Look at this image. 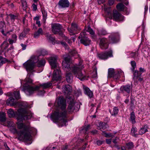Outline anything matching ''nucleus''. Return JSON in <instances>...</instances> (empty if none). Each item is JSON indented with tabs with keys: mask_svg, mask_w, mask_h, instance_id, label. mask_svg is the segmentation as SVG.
<instances>
[{
	"mask_svg": "<svg viewBox=\"0 0 150 150\" xmlns=\"http://www.w3.org/2000/svg\"><path fill=\"white\" fill-rule=\"evenodd\" d=\"M137 131V129L136 127H132L131 130V133L133 136L136 137L135 133Z\"/></svg>",
	"mask_w": 150,
	"mask_h": 150,
	"instance_id": "obj_51",
	"label": "nucleus"
},
{
	"mask_svg": "<svg viewBox=\"0 0 150 150\" xmlns=\"http://www.w3.org/2000/svg\"><path fill=\"white\" fill-rule=\"evenodd\" d=\"M42 14L43 19L44 21H45L47 16V12L44 10H42Z\"/></svg>",
	"mask_w": 150,
	"mask_h": 150,
	"instance_id": "obj_50",
	"label": "nucleus"
},
{
	"mask_svg": "<svg viewBox=\"0 0 150 150\" xmlns=\"http://www.w3.org/2000/svg\"><path fill=\"white\" fill-rule=\"evenodd\" d=\"M126 146L127 149H131L134 148V145L132 142H129L126 144Z\"/></svg>",
	"mask_w": 150,
	"mask_h": 150,
	"instance_id": "obj_39",
	"label": "nucleus"
},
{
	"mask_svg": "<svg viewBox=\"0 0 150 150\" xmlns=\"http://www.w3.org/2000/svg\"><path fill=\"white\" fill-rule=\"evenodd\" d=\"M27 76L28 77L25 79L24 85L23 87L21 88V91L25 92L26 91L30 95L33 94L35 91L38 90L39 87L38 86H34L30 85L32 83L33 80L30 78V76H29L28 74Z\"/></svg>",
	"mask_w": 150,
	"mask_h": 150,
	"instance_id": "obj_5",
	"label": "nucleus"
},
{
	"mask_svg": "<svg viewBox=\"0 0 150 150\" xmlns=\"http://www.w3.org/2000/svg\"><path fill=\"white\" fill-rule=\"evenodd\" d=\"M66 79L67 82L69 83L72 82L73 78L71 73H68L66 74Z\"/></svg>",
	"mask_w": 150,
	"mask_h": 150,
	"instance_id": "obj_31",
	"label": "nucleus"
},
{
	"mask_svg": "<svg viewBox=\"0 0 150 150\" xmlns=\"http://www.w3.org/2000/svg\"><path fill=\"white\" fill-rule=\"evenodd\" d=\"M114 74L112 76L114 80L115 81H118L121 76L124 75L123 72L122 71H116Z\"/></svg>",
	"mask_w": 150,
	"mask_h": 150,
	"instance_id": "obj_21",
	"label": "nucleus"
},
{
	"mask_svg": "<svg viewBox=\"0 0 150 150\" xmlns=\"http://www.w3.org/2000/svg\"><path fill=\"white\" fill-rule=\"evenodd\" d=\"M56 101L60 109L55 111L51 115V117L59 127L66 126L67 122V111L66 110L67 106L66 101L64 98L60 96L56 99Z\"/></svg>",
	"mask_w": 150,
	"mask_h": 150,
	"instance_id": "obj_1",
	"label": "nucleus"
},
{
	"mask_svg": "<svg viewBox=\"0 0 150 150\" xmlns=\"http://www.w3.org/2000/svg\"><path fill=\"white\" fill-rule=\"evenodd\" d=\"M5 25V23L4 21L0 22V30L1 33L5 36H6V34L4 33V28Z\"/></svg>",
	"mask_w": 150,
	"mask_h": 150,
	"instance_id": "obj_32",
	"label": "nucleus"
},
{
	"mask_svg": "<svg viewBox=\"0 0 150 150\" xmlns=\"http://www.w3.org/2000/svg\"><path fill=\"white\" fill-rule=\"evenodd\" d=\"M61 71L59 69H55L53 73V80L57 81L60 80L61 78Z\"/></svg>",
	"mask_w": 150,
	"mask_h": 150,
	"instance_id": "obj_18",
	"label": "nucleus"
},
{
	"mask_svg": "<svg viewBox=\"0 0 150 150\" xmlns=\"http://www.w3.org/2000/svg\"><path fill=\"white\" fill-rule=\"evenodd\" d=\"M116 8L118 10L122 11L124 10L126 7L122 3H120L117 5Z\"/></svg>",
	"mask_w": 150,
	"mask_h": 150,
	"instance_id": "obj_33",
	"label": "nucleus"
},
{
	"mask_svg": "<svg viewBox=\"0 0 150 150\" xmlns=\"http://www.w3.org/2000/svg\"><path fill=\"white\" fill-rule=\"evenodd\" d=\"M17 103V101L12 96L10 97L6 100V104L10 106H15Z\"/></svg>",
	"mask_w": 150,
	"mask_h": 150,
	"instance_id": "obj_22",
	"label": "nucleus"
},
{
	"mask_svg": "<svg viewBox=\"0 0 150 150\" xmlns=\"http://www.w3.org/2000/svg\"><path fill=\"white\" fill-rule=\"evenodd\" d=\"M105 142L104 141H101L100 140H98L96 142V143L98 146H100Z\"/></svg>",
	"mask_w": 150,
	"mask_h": 150,
	"instance_id": "obj_56",
	"label": "nucleus"
},
{
	"mask_svg": "<svg viewBox=\"0 0 150 150\" xmlns=\"http://www.w3.org/2000/svg\"><path fill=\"white\" fill-rule=\"evenodd\" d=\"M65 40L69 44H71L72 42L71 41V40H69L67 37H66Z\"/></svg>",
	"mask_w": 150,
	"mask_h": 150,
	"instance_id": "obj_63",
	"label": "nucleus"
},
{
	"mask_svg": "<svg viewBox=\"0 0 150 150\" xmlns=\"http://www.w3.org/2000/svg\"><path fill=\"white\" fill-rule=\"evenodd\" d=\"M9 16L10 17L11 21L13 22L14 21L15 19L18 18V16H17L14 15L12 14H9Z\"/></svg>",
	"mask_w": 150,
	"mask_h": 150,
	"instance_id": "obj_47",
	"label": "nucleus"
},
{
	"mask_svg": "<svg viewBox=\"0 0 150 150\" xmlns=\"http://www.w3.org/2000/svg\"><path fill=\"white\" fill-rule=\"evenodd\" d=\"M11 39H13V40H15L16 41L17 40V36L16 34H13L12 35Z\"/></svg>",
	"mask_w": 150,
	"mask_h": 150,
	"instance_id": "obj_59",
	"label": "nucleus"
},
{
	"mask_svg": "<svg viewBox=\"0 0 150 150\" xmlns=\"http://www.w3.org/2000/svg\"><path fill=\"white\" fill-rule=\"evenodd\" d=\"M148 126L147 125H144L142 127L139 131V134L142 135L148 132Z\"/></svg>",
	"mask_w": 150,
	"mask_h": 150,
	"instance_id": "obj_29",
	"label": "nucleus"
},
{
	"mask_svg": "<svg viewBox=\"0 0 150 150\" xmlns=\"http://www.w3.org/2000/svg\"><path fill=\"white\" fill-rule=\"evenodd\" d=\"M8 41L9 43V44L11 45L13 43H15L16 42V40H13L12 39L9 38L8 39Z\"/></svg>",
	"mask_w": 150,
	"mask_h": 150,
	"instance_id": "obj_57",
	"label": "nucleus"
},
{
	"mask_svg": "<svg viewBox=\"0 0 150 150\" xmlns=\"http://www.w3.org/2000/svg\"><path fill=\"white\" fill-rule=\"evenodd\" d=\"M135 118L134 112L133 111L131 112L130 117V119L132 124H134L136 122L135 120Z\"/></svg>",
	"mask_w": 150,
	"mask_h": 150,
	"instance_id": "obj_40",
	"label": "nucleus"
},
{
	"mask_svg": "<svg viewBox=\"0 0 150 150\" xmlns=\"http://www.w3.org/2000/svg\"><path fill=\"white\" fill-rule=\"evenodd\" d=\"M45 35L47 39L52 42H53L55 40V38L53 37H52L51 36V35L49 33H46Z\"/></svg>",
	"mask_w": 150,
	"mask_h": 150,
	"instance_id": "obj_41",
	"label": "nucleus"
},
{
	"mask_svg": "<svg viewBox=\"0 0 150 150\" xmlns=\"http://www.w3.org/2000/svg\"><path fill=\"white\" fill-rule=\"evenodd\" d=\"M146 71L145 69L144 68L140 67L139 68V71L135 70L134 72V77L133 79L134 81L137 80L140 82L143 81V77L141 75L142 73Z\"/></svg>",
	"mask_w": 150,
	"mask_h": 150,
	"instance_id": "obj_8",
	"label": "nucleus"
},
{
	"mask_svg": "<svg viewBox=\"0 0 150 150\" xmlns=\"http://www.w3.org/2000/svg\"><path fill=\"white\" fill-rule=\"evenodd\" d=\"M130 64L132 67L131 70L132 72H134L135 71L134 69L136 66V63L134 61H131Z\"/></svg>",
	"mask_w": 150,
	"mask_h": 150,
	"instance_id": "obj_44",
	"label": "nucleus"
},
{
	"mask_svg": "<svg viewBox=\"0 0 150 150\" xmlns=\"http://www.w3.org/2000/svg\"><path fill=\"white\" fill-rule=\"evenodd\" d=\"M112 18L113 20L116 21H121L124 20V17L116 10H113V11Z\"/></svg>",
	"mask_w": 150,
	"mask_h": 150,
	"instance_id": "obj_12",
	"label": "nucleus"
},
{
	"mask_svg": "<svg viewBox=\"0 0 150 150\" xmlns=\"http://www.w3.org/2000/svg\"><path fill=\"white\" fill-rule=\"evenodd\" d=\"M22 3V6L23 10L24 11L25 10L27 7L26 2L25 0L21 1Z\"/></svg>",
	"mask_w": 150,
	"mask_h": 150,
	"instance_id": "obj_48",
	"label": "nucleus"
},
{
	"mask_svg": "<svg viewBox=\"0 0 150 150\" xmlns=\"http://www.w3.org/2000/svg\"><path fill=\"white\" fill-rule=\"evenodd\" d=\"M21 45L22 47V49L23 50H24L26 49V45L21 43Z\"/></svg>",
	"mask_w": 150,
	"mask_h": 150,
	"instance_id": "obj_62",
	"label": "nucleus"
},
{
	"mask_svg": "<svg viewBox=\"0 0 150 150\" xmlns=\"http://www.w3.org/2000/svg\"><path fill=\"white\" fill-rule=\"evenodd\" d=\"M97 56L99 59L106 60L109 57L113 56L112 51V50L101 52L97 54Z\"/></svg>",
	"mask_w": 150,
	"mask_h": 150,
	"instance_id": "obj_10",
	"label": "nucleus"
},
{
	"mask_svg": "<svg viewBox=\"0 0 150 150\" xmlns=\"http://www.w3.org/2000/svg\"><path fill=\"white\" fill-rule=\"evenodd\" d=\"M57 56L51 57L49 59L48 61L52 68H55L57 66Z\"/></svg>",
	"mask_w": 150,
	"mask_h": 150,
	"instance_id": "obj_20",
	"label": "nucleus"
},
{
	"mask_svg": "<svg viewBox=\"0 0 150 150\" xmlns=\"http://www.w3.org/2000/svg\"><path fill=\"white\" fill-rule=\"evenodd\" d=\"M52 83L50 82H47L46 83H43L41 84H40L39 85V86H38L39 87V88L38 90L39 89L40 87H41L43 89L49 88L52 86Z\"/></svg>",
	"mask_w": 150,
	"mask_h": 150,
	"instance_id": "obj_25",
	"label": "nucleus"
},
{
	"mask_svg": "<svg viewBox=\"0 0 150 150\" xmlns=\"http://www.w3.org/2000/svg\"><path fill=\"white\" fill-rule=\"evenodd\" d=\"M70 5V3L68 0H59L58 4L59 8H68Z\"/></svg>",
	"mask_w": 150,
	"mask_h": 150,
	"instance_id": "obj_16",
	"label": "nucleus"
},
{
	"mask_svg": "<svg viewBox=\"0 0 150 150\" xmlns=\"http://www.w3.org/2000/svg\"><path fill=\"white\" fill-rule=\"evenodd\" d=\"M106 124L105 122H101L99 124L98 129L104 130L106 128Z\"/></svg>",
	"mask_w": 150,
	"mask_h": 150,
	"instance_id": "obj_38",
	"label": "nucleus"
},
{
	"mask_svg": "<svg viewBox=\"0 0 150 150\" xmlns=\"http://www.w3.org/2000/svg\"><path fill=\"white\" fill-rule=\"evenodd\" d=\"M66 100L69 103L67 108V113H71L74 110L76 111L78 110L80 106L78 103H74V97L73 95L67 96Z\"/></svg>",
	"mask_w": 150,
	"mask_h": 150,
	"instance_id": "obj_6",
	"label": "nucleus"
},
{
	"mask_svg": "<svg viewBox=\"0 0 150 150\" xmlns=\"http://www.w3.org/2000/svg\"><path fill=\"white\" fill-rule=\"evenodd\" d=\"M102 134L104 136L106 137H110L113 136V134L110 133H107L105 131L102 132Z\"/></svg>",
	"mask_w": 150,
	"mask_h": 150,
	"instance_id": "obj_43",
	"label": "nucleus"
},
{
	"mask_svg": "<svg viewBox=\"0 0 150 150\" xmlns=\"http://www.w3.org/2000/svg\"><path fill=\"white\" fill-rule=\"evenodd\" d=\"M85 33L84 32L81 33L78 38L80 39L81 43L85 46H87L90 44L91 41L85 35Z\"/></svg>",
	"mask_w": 150,
	"mask_h": 150,
	"instance_id": "obj_9",
	"label": "nucleus"
},
{
	"mask_svg": "<svg viewBox=\"0 0 150 150\" xmlns=\"http://www.w3.org/2000/svg\"><path fill=\"white\" fill-rule=\"evenodd\" d=\"M10 61L5 58L1 56H0V64L2 65L3 64L6 62H9Z\"/></svg>",
	"mask_w": 150,
	"mask_h": 150,
	"instance_id": "obj_34",
	"label": "nucleus"
},
{
	"mask_svg": "<svg viewBox=\"0 0 150 150\" xmlns=\"http://www.w3.org/2000/svg\"><path fill=\"white\" fill-rule=\"evenodd\" d=\"M19 130H17L15 127L12 126L10 130L13 134H17L19 139L24 140H30L31 139V130L28 125H26L23 122H19L17 123Z\"/></svg>",
	"mask_w": 150,
	"mask_h": 150,
	"instance_id": "obj_3",
	"label": "nucleus"
},
{
	"mask_svg": "<svg viewBox=\"0 0 150 150\" xmlns=\"http://www.w3.org/2000/svg\"><path fill=\"white\" fill-rule=\"evenodd\" d=\"M4 145L5 148L6 149V150H11L9 147L7 146V145L6 143H4Z\"/></svg>",
	"mask_w": 150,
	"mask_h": 150,
	"instance_id": "obj_60",
	"label": "nucleus"
},
{
	"mask_svg": "<svg viewBox=\"0 0 150 150\" xmlns=\"http://www.w3.org/2000/svg\"><path fill=\"white\" fill-rule=\"evenodd\" d=\"M62 91L65 93L66 99H67V96H70L71 95H73L71 94L72 91L71 87L69 84H66L63 85L62 87Z\"/></svg>",
	"mask_w": 150,
	"mask_h": 150,
	"instance_id": "obj_15",
	"label": "nucleus"
},
{
	"mask_svg": "<svg viewBox=\"0 0 150 150\" xmlns=\"http://www.w3.org/2000/svg\"><path fill=\"white\" fill-rule=\"evenodd\" d=\"M9 96H12L14 98L18 100L20 98V94L19 91H14L13 93H10Z\"/></svg>",
	"mask_w": 150,
	"mask_h": 150,
	"instance_id": "obj_24",
	"label": "nucleus"
},
{
	"mask_svg": "<svg viewBox=\"0 0 150 150\" xmlns=\"http://www.w3.org/2000/svg\"><path fill=\"white\" fill-rule=\"evenodd\" d=\"M41 88V87H40L39 89L38 90H36L34 91L35 92V91H38V95H43L45 92V91H44L43 89L42 90L40 89Z\"/></svg>",
	"mask_w": 150,
	"mask_h": 150,
	"instance_id": "obj_46",
	"label": "nucleus"
},
{
	"mask_svg": "<svg viewBox=\"0 0 150 150\" xmlns=\"http://www.w3.org/2000/svg\"><path fill=\"white\" fill-rule=\"evenodd\" d=\"M41 54L42 56L48 54L47 52L45 50H42L41 51Z\"/></svg>",
	"mask_w": 150,
	"mask_h": 150,
	"instance_id": "obj_55",
	"label": "nucleus"
},
{
	"mask_svg": "<svg viewBox=\"0 0 150 150\" xmlns=\"http://www.w3.org/2000/svg\"><path fill=\"white\" fill-rule=\"evenodd\" d=\"M114 2V0H109L108 4L110 6H111L113 4Z\"/></svg>",
	"mask_w": 150,
	"mask_h": 150,
	"instance_id": "obj_61",
	"label": "nucleus"
},
{
	"mask_svg": "<svg viewBox=\"0 0 150 150\" xmlns=\"http://www.w3.org/2000/svg\"><path fill=\"white\" fill-rule=\"evenodd\" d=\"M52 31L54 34H59L63 35V33L62 31V25L59 23H55L52 25Z\"/></svg>",
	"mask_w": 150,
	"mask_h": 150,
	"instance_id": "obj_11",
	"label": "nucleus"
},
{
	"mask_svg": "<svg viewBox=\"0 0 150 150\" xmlns=\"http://www.w3.org/2000/svg\"><path fill=\"white\" fill-rule=\"evenodd\" d=\"M2 45H3L4 46V50H6V48H7L9 46L8 44L6 41H4Z\"/></svg>",
	"mask_w": 150,
	"mask_h": 150,
	"instance_id": "obj_52",
	"label": "nucleus"
},
{
	"mask_svg": "<svg viewBox=\"0 0 150 150\" xmlns=\"http://www.w3.org/2000/svg\"><path fill=\"white\" fill-rule=\"evenodd\" d=\"M97 76V68L95 67L93 69V71L92 74V76L93 78H96Z\"/></svg>",
	"mask_w": 150,
	"mask_h": 150,
	"instance_id": "obj_45",
	"label": "nucleus"
},
{
	"mask_svg": "<svg viewBox=\"0 0 150 150\" xmlns=\"http://www.w3.org/2000/svg\"><path fill=\"white\" fill-rule=\"evenodd\" d=\"M90 125H88L87 126H86L83 129V130L86 132L85 133L87 134V132L90 129Z\"/></svg>",
	"mask_w": 150,
	"mask_h": 150,
	"instance_id": "obj_54",
	"label": "nucleus"
},
{
	"mask_svg": "<svg viewBox=\"0 0 150 150\" xmlns=\"http://www.w3.org/2000/svg\"><path fill=\"white\" fill-rule=\"evenodd\" d=\"M109 45L108 40L105 38L100 39L99 45L100 48L103 50H106L108 48Z\"/></svg>",
	"mask_w": 150,
	"mask_h": 150,
	"instance_id": "obj_17",
	"label": "nucleus"
},
{
	"mask_svg": "<svg viewBox=\"0 0 150 150\" xmlns=\"http://www.w3.org/2000/svg\"><path fill=\"white\" fill-rule=\"evenodd\" d=\"M18 120H28L31 118L33 114L30 111L23 108H20L18 110Z\"/></svg>",
	"mask_w": 150,
	"mask_h": 150,
	"instance_id": "obj_7",
	"label": "nucleus"
},
{
	"mask_svg": "<svg viewBox=\"0 0 150 150\" xmlns=\"http://www.w3.org/2000/svg\"><path fill=\"white\" fill-rule=\"evenodd\" d=\"M67 29L71 35H74L76 33H77V31L81 30L77 24L73 23H71V28H68Z\"/></svg>",
	"mask_w": 150,
	"mask_h": 150,
	"instance_id": "obj_13",
	"label": "nucleus"
},
{
	"mask_svg": "<svg viewBox=\"0 0 150 150\" xmlns=\"http://www.w3.org/2000/svg\"><path fill=\"white\" fill-rule=\"evenodd\" d=\"M115 71H115L113 69H109L108 70V77L110 78L112 77L113 76L114 74Z\"/></svg>",
	"mask_w": 150,
	"mask_h": 150,
	"instance_id": "obj_37",
	"label": "nucleus"
},
{
	"mask_svg": "<svg viewBox=\"0 0 150 150\" xmlns=\"http://www.w3.org/2000/svg\"><path fill=\"white\" fill-rule=\"evenodd\" d=\"M110 41L112 43L117 42L119 38V35L118 33H116L111 34L109 36Z\"/></svg>",
	"mask_w": 150,
	"mask_h": 150,
	"instance_id": "obj_19",
	"label": "nucleus"
},
{
	"mask_svg": "<svg viewBox=\"0 0 150 150\" xmlns=\"http://www.w3.org/2000/svg\"><path fill=\"white\" fill-rule=\"evenodd\" d=\"M34 58L37 59L35 62L34 59L33 60H28L23 64V65L28 72V76H29L32 75H33V73L35 72L34 69L35 64V63L38 62V67H42L44 66L45 63V61L44 59H42L40 60H39V57L38 56H35Z\"/></svg>",
	"mask_w": 150,
	"mask_h": 150,
	"instance_id": "obj_4",
	"label": "nucleus"
},
{
	"mask_svg": "<svg viewBox=\"0 0 150 150\" xmlns=\"http://www.w3.org/2000/svg\"><path fill=\"white\" fill-rule=\"evenodd\" d=\"M8 116L10 117H13L15 116V114L13 110L11 109H9L7 111Z\"/></svg>",
	"mask_w": 150,
	"mask_h": 150,
	"instance_id": "obj_36",
	"label": "nucleus"
},
{
	"mask_svg": "<svg viewBox=\"0 0 150 150\" xmlns=\"http://www.w3.org/2000/svg\"><path fill=\"white\" fill-rule=\"evenodd\" d=\"M43 31L42 28H39L37 31H36L34 33V37L35 38H38L40 35L43 34Z\"/></svg>",
	"mask_w": 150,
	"mask_h": 150,
	"instance_id": "obj_26",
	"label": "nucleus"
},
{
	"mask_svg": "<svg viewBox=\"0 0 150 150\" xmlns=\"http://www.w3.org/2000/svg\"><path fill=\"white\" fill-rule=\"evenodd\" d=\"M138 52L137 51L134 52H132L130 54V57L134 59H138L139 58L138 57Z\"/></svg>",
	"mask_w": 150,
	"mask_h": 150,
	"instance_id": "obj_35",
	"label": "nucleus"
},
{
	"mask_svg": "<svg viewBox=\"0 0 150 150\" xmlns=\"http://www.w3.org/2000/svg\"><path fill=\"white\" fill-rule=\"evenodd\" d=\"M32 6L33 7V11H36L37 10V6L35 4H33L32 5Z\"/></svg>",
	"mask_w": 150,
	"mask_h": 150,
	"instance_id": "obj_58",
	"label": "nucleus"
},
{
	"mask_svg": "<svg viewBox=\"0 0 150 150\" xmlns=\"http://www.w3.org/2000/svg\"><path fill=\"white\" fill-rule=\"evenodd\" d=\"M119 111V109L117 107H114L112 111L110 110L109 112L112 116H116L117 114Z\"/></svg>",
	"mask_w": 150,
	"mask_h": 150,
	"instance_id": "obj_28",
	"label": "nucleus"
},
{
	"mask_svg": "<svg viewBox=\"0 0 150 150\" xmlns=\"http://www.w3.org/2000/svg\"><path fill=\"white\" fill-rule=\"evenodd\" d=\"M26 34L23 31L22 32V33L20 34L19 38L20 39H22L24 38L26 35Z\"/></svg>",
	"mask_w": 150,
	"mask_h": 150,
	"instance_id": "obj_53",
	"label": "nucleus"
},
{
	"mask_svg": "<svg viewBox=\"0 0 150 150\" xmlns=\"http://www.w3.org/2000/svg\"><path fill=\"white\" fill-rule=\"evenodd\" d=\"M132 85L127 84L122 86L120 88V91L121 93L129 94L132 91Z\"/></svg>",
	"mask_w": 150,
	"mask_h": 150,
	"instance_id": "obj_14",
	"label": "nucleus"
},
{
	"mask_svg": "<svg viewBox=\"0 0 150 150\" xmlns=\"http://www.w3.org/2000/svg\"><path fill=\"white\" fill-rule=\"evenodd\" d=\"M83 89L84 93L86 95H87L90 98L92 97L93 96V93L88 88L83 85Z\"/></svg>",
	"mask_w": 150,
	"mask_h": 150,
	"instance_id": "obj_23",
	"label": "nucleus"
},
{
	"mask_svg": "<svg viewBox=\"0 0 150 150\" xmlns=\"http://www.w3.org/2000/svg\"><path fill=\"white\" fill-rule=\"evenodd\" d=\"M71 59L69 56L64 58V61L62 62V66L63 69L67 72H71L76 77L83 81L86 79V76L83 74L81 70L84 67L82 65V62L80 61L78 64L70 67L69 63Z\"/></svg>",
	"mask_w": 150,
	"mask_h": 150,
	"instance_id": "obj_2",
	"label": "nucleus"
},
{
	"mask_svg": "<svg viewBox=\"0 0 150 150\" xmlns=\"http://www.w3.org/2000/svg\"><path fill=\"white\" fill-rule=\"evenodd\" d=\"M6 121V115L4 112H0V122L4 124L3 125L5 126L4 122Z\"/></svg>",
	"mask_w": 150,
	"mask_h": 150,
	"instance_id": "obj_27",
	"label": "nucleus"
},
{
	"mask_svg": "<svg viewBox=\"0 0 150 150\" xmlns=\"http://www.w3.org/2000/svg\"><path fill=\"white\" fill-rule=\"evenodd\" d=\"M106 142L107 144H110L111 142V139H106Z\"/></svg>",
	"mask_w": 150,
	"mask_h": 150,
	"instance_id": "obj_64",
	"label": "nucleus"
},
{
	"mask_svg": "<svg viewBox=\"0 0 150 150\" xmlns=\"http://www.w3.org/2000/svg\"><path fill=\"white\" fill-rule=\"evenodd\" d=\"M13 49H14V47H13V45H11L10 47L9 48H8L7 50H6L4 51V54L5 57H6V53H8L9 51H13Z\"/></svg>",
	"mask_w": 150,
	"mask_h": 150,
	"instance_id": "obj_49",
	"label": "nucleus"
},
{
	"mask_svg": "<svg viewBox=\"0 0 150 150\" xmlns=\"http://www.w3.org/2000/svg\"><path fill=\"white\" fill-rule=\"evenodd\" d=\"M107 34V33L106 31L103 29L99 30H98V34L99 35H105Z\"/></svg>",
	"mask_w": 150,
	"mask_h": 150,
	"instance_id": "obj_42",
	"label": "nucleus"
},
{
	"mask_svg": "<svg viewBox=\"0 0 150 150\" xmlns=\"http://www.w3.org/2000/svg\"><path fill=\"white\" fill-rule=\"evenodd\" d=\"M86 31L89 32L90 34L91 35L92 38L94 39H96V37L95 35V32L90 27H88Z\"/></svg>",
	"mask_w": 150,
	"mask_h": 150,
	"instance_id": "obj_30",
	"label": "nucleus"
}]
</instances>
